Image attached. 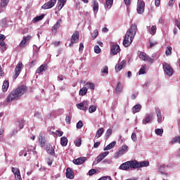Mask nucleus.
<instances>
[{
	"label": "nucleus",
	"mask_w": 180,
	"mask_h": 180,
	"mask_svg": "<svg viewBox=\"0 0 180 180\" xmlns=\"http://www.w3.org/2000/svg\"><path fill=\"white\" fill-rule=\"evenodd\" d=\"M156 115L158 123H161V122H162V115H161V111H157Z\"/></svg>",
	"instance_id": "4c0bfd02"
},
{
	"label": "nucleus",
	"mask_w": 180,
	"mask_h": 180,
	"mask_svg": "<svg viewBox=\"0 0 180 180\" xmlns=\"http://www.w3.org/2000/svg\"><path fill=\"white\" fill-rule=\"evenodd\" d=\"M154 119V115L150 113L148 114L145 119L143 120V124H147V123H150V122H153V120Z\"/></svg>",
	"instance_id": "4468645a"
},
{
	"label": "nucleus",
	"mask_w": 180,
	"mask_h": 180,
	"mask_svg": "<svg viewBox=\"0 0 180 180\" xmlns=\"http://www.w3.org/2000/svg\"><path fill=\"white\" fill-rule=\"evenodd\" d=\"M89 113H94V112H96V105H91L89 108Z\"/></svg>",
	"instance_id": "a18cd8bd"
},
{
	"label": "nucleus",
	"mask_w": 180,
	"mask_h": 180,
	"mask_svg": "<svg viewBox=\"0 0 180 180\" xmlns=\"http://www.w3.org/2000/svg\"><path fill=\"white\" fill-rule=\"evenodd\" d=\"M129 168H130V165L129 161H127L122 163L120 166V169H122V171H127V169H129Z\"/></svg>",
	"instance_id": "aec40b11"
},
{
	"label": "nucleus",
	"mask_w": 180,
	"mask_h": 180,
	"mask_svg": "<svg viewBox=\"0 0 180 180\" xmlns=\"http://www.w3.org/2000/svg\"><path fill=\"white\" fill-rule=\"evenodd\" d=\"M98 34H99V33L98 32V30H95L92 34L93 40H95V39L98 37Z\"/></svg>",
	"instance_id": "09e8293b"
},
{
	"label": "nucleus",
	"mask_w": 180,
	"mask_h": 180,
	"mask_svg": "<svg viewBox=\"0 0 180 180\" xmlns=\"http://www.w3.org/2000/svg\"><path fill=\"white\" fill-rule=\"evenodd\" d=\"M149 32L150 34H153V35L155 34L157 32V26L155 25L152 26Z\"/></svg>",
	"instance_id": "79ce46f5"
},
{
	"label": "nucleus",
	"mask_w": 180,
	"mask_h": 180,
	"mask_svg": "<svg viewBox=\"0 0 180 180\" xmlns=\"http://www.w3.org/2000/svg\"><path fill=\"white\" fill-rule=\"evenodd\" d=\"M125 64H126V60H122L120 62V63H118L115 66V72H119V71H120L123 68V65H124Z\"/></svg>",
	"instance_id": "412c9836"
},
{
	"label": "nucleus",
	"mask_w": 180,
	"mask_h": 180,
	"mask_svg": "<svg viewBox=\"0 0 180 180\" xmlns=\"http://www.w3.org/2000/svg\"><path fill=\"white\" fill-rule=\"evenodd\" d=\"M52 44L55 46V47H58V46H60V44H61V42L59 41H53L52 42Z\"/></svg>",
	"instance_id": "680f3d73"
},
{
	"label": "nucleus",
	"mask_w": 180,
	"mask_h": 180,
	"mask_svg": "<svg viewBox=\"0 0 180 180\" xmlns=\"http://www.w3.org/2000/svg\"><path fill=\"white\" fill-rule=\"evenodd\" d=\"M112 5H113V0L106 1V8H108V9H110L112 8Z\"/></svg>",
	"instance_id": "58836bf2"
},
{
	"label": "nucleus",
	"mask_w": 180,
	"mask_h": 180,
	"mask_svg": "<svg viewBox=\"0 0 180 180\" xmlns=\"http://www.w3.org/2000/svg\"><path fill=\"white\" fill-rule=\"evenodd\" d=\"M82 126H84V124L82 123V121H79L77 123L76 127H77V129H82Z\"/></svg>",
	"instance_id": "3c124183"
},
{
	"label": "nucleus",
	"mask_w": 180,
	"mask_h": 180,
	"mask_svg": "<svg viewBox=\"0 0 180 180\" xmlns=\"http://www.w3.org/2000/svg\"><path fill=\"white\" fill-rule=\"evenodd\" d=\"M131 137L133 141H137V135L135 133H132Z\"/></svg>",
	"instance_id": "5fc2aeb1"
},
{
	"label": "nucleus",
	"mask_w": 180,
	"mask_h": 180,
	"mask_svg": "<svg viewBox=\"0 0 180 180\" xmlns=\"http://www.w3.org/2000/svg\"><path fill=\"white\" fill-rule=\"evenodd\" d=\"M175 143H179L180 144V136H176L171 141V144H175Z\"/></svg>",
	"instance_id": "37998d69"
},
{
	"label": "nucleus",
	"mask_w": 180,
	"mask_h": 180,
	"mask_svg": "<svg viewBox=\"0 0 180 180\" xmlns=\"http://www.w3.org/2000/svg\"><path fill=\"white\" fill-rule=\"evenodd\" d=\"M86 85H89V88H90V89H95V84L94 83L87 82Z\"/></svg>",
	"instance_id": "864d4df0"
},
{
	"label": "nucleus",
	"mask_w": 180,
	"mask_h": 180,
	"mask_svg": "<svg viewBox=\"0 0 180 180\" xmlns=\"http://www.w3.org/2000/svg\"><path fill=\"white\" fill-rule=\"evenodd\" d=\"M140 110H141V105L140 104L135 105L132 108L133 113H138Z\"/></svg>",
	"instance_id": "c85d7f7f"
},
{
	"label": "nucleus",
	"mask_w": 180,
	"mask_h": 180,
	"mask_svg": "<svg viewBox=\"0 0 180 180\" xmlns=\"http://www.w3.org/2000/svg\"><path fill=\"white\" fill-rule=\"evenodd\" d=\"M9 88V81L5 80L3 83L2 86V91L3 92H6L8 91V89Z\"/></svg>",
	"instance_id": "a878e982"
},
{
	"label": "nucleus",
	"mask_w": 180,
	"mask_h": 180,
	"mask_svg": "<svg viewBox=\"0 0 180 180\" xmlns=\"http://www.w3.org/2000/svg\"><path fill=\"white\" fill-rule=\"evenodd\" d=\"M115 146H116V141H115L109 143L106 147H105L103 148V150H104V151H108V150H112V148H113V147H115Z\"/></svg>",
	"instance_id": "393cba45"
},
{
	"label": "nucleus",
	"mask_w": 180,
	"mask_h": 180,
	"mask_svg": "<svg viewBox=\"0 0 180 180\" xmlns=\"http://www.w3.org/2000/svg\"><path fill=\"white\" fill-rule=\"evenodd\" d=\"M123 91V84H122V82H119L117 84L116 88H115V92L117 94H120Z\"/></svg>",
	"instance_id": "5701e85b"
},
{
	"label": "nucleus",
	"mask_w": 180,
	"mask_h": 180,
	"mask_svg": "<svg viewBox=\"0 0 180 180\" xmlns=\"http://www.w3.org/2000/svg\"><path fill=\"white\" fill-rule=\"evenodd\" d=\"M27 91V88L25 86H20L15 90H13L11 94L6 98V102H13V101H18L23 94Z\"/></svg>",
	"instance_id": "f03ea898"
},
{
	"label": "nucleus",
	"mask_w": 180,
	"mask_h": 180,
	"mask_svg": "<svg viewBox=\"0 0 180 180\" xmlns=\"http://www.w3.org/2000/svg\"><path fill=\"white\" fill-rule=\"evenodd\" d=\"M94 174H96V169H91L89 171V175L90 176H92V175H94Z\"/></svg>",
	"instance_id": "603ef678"
},
{
	"label": "nucleus",
	"mask_w": 180,
	"mask_h": 180,
	"mask_svg": "<svg viewBox=\"0 0 180 180\" xmlns=\"http://www.w3.org/2000/svg\"><path fill=\"white\" fill-rule=\"evenodd\" d=\"M0 46L4 48V50H6V44H5V41H1Z\"/></svg>",
	"instance_id": "13d9d810"
},
{
	"label": "nucleus",
	"mask_w": 180,
	"mask_h": 180,
	"mask_svg": "<svg viewBox=\"0 0 180 180\" xmlns=\"http://www.w3.org/2000/svg\"><path fill=\"white\" fill-rule=\"evenodd\" d=\"M86 160V158L85 157L78 158L77 159L73 160V164H75L76 165H81L84 163Z\"/></svg>",
	"instance_id": "2eb2a0df"
},
{
	"label": "nucleus",
	"mask_w": 180,
	"mask_h": 180,
	"mask_svg": "<svg viewBox=\"0 0 180 180\" xmlns=\"http://www.w3.org/2000/svg\"><path fill=\"white\" fill-rule=\"evenodd\" d=\"M88 92V89H86V87H82L79 92V95H80V96H85V94H87Z\"/></svg>",
	"instance_id": "2f4dec72"
},
{
	"label": "nucleus",
	"mask_w": 180,
	"mask_h": 180,
	"mask_svg": "<svg viewBox=\"0 0 180 180\" xmlns=\"http://www.w3.org/2000/svg\"><path fill=\"white\" fill-rule=\"evenodd\" d=\"M66 123L70 124L71 123V117L70 115H67L65 117Z\"/></svg>",
	"instance_id": "4d7b16f0"
},
{
	"label": "nucleus",
	"mask_w": 180,
	"mask_h": 180,
	"mask_svg": "<svg viewBox=\"0 0 180 180\" xmlns=\"http://www.w3.org/2000/svg\"><path fill=\"white\" fill-rule=\"evenodd\" d=\"M79 41V32L75 31L71 37L70 43L69 44L70 47H72L75 43H78Z\"/></svg>",
	"instance_id": "39448f33"
},
{
	"label": "nucleus",
	"mask_w": 180,
	"mask_h": 180,
	"mask_svg": "<svg viewBox=\"0 0 180 180\" xmlns=\"http://www.w3.org/2000/svg\"><path fill=\"white\" fill-rule=\"evenodd\" d=\"M83 50H84V44L80 43L79 44V51H82Z\"/></svg>",
	"instance_id": "69168bd1"
},
{
	"label": "nucleus",
	"mask_w": 180,
	"mask_h": 180,
	"mask_svg": "<svg viewBox=\"0 0 180 180\" xmlns=\"http://www.w3.org/2000/svg\"><path fill=\"white\" fill-rule=\"evenodd\" d=\"M66 2L67 0H58V10L61 11Z\"/></svg>",
	"instance_id": "4be33fe9"
},
{
	"label": "nucleus",
	"mask_w": 180,
	"mask_h": 180,
	"mask_svg": "<svg viewBox=\"0 0 180 180\" xmlns=\"http://www.w3.org/2000/svg\"><path fill=\"white\" fill-rule=\"evenodd\" d=\"M82 143V140L81 139V138L77 139V140L75 141V143L76 147H81Z\"/></svg>",
	"instance_id": "49530a36"
},
{
	"label": "nucleus",
	"mask_w": 180,
	"mask_h": 180,
	"mask_svg": "<svg viewBox=\"0 0 180 180\" xmlns=\"http://www.w3.org/2000/svg\"><path fill=\"white\" fill-rule=\"evenodd\" d=\"M46 152L48 153V154L53 155L55 153V150H54V148H53V146H49L46 148Z\"/></svg>",
	"instance_id": "f704fd0d"
},
{
	"label": "nucleus",
	"mask_w": 180,
	"mask_h": 180,
	"mask_svg": "<svg viewBox=\"0 0 180 180\" xmlns=\"http://www.w3.org/2000/svg\"><path fill=\"white\" fill-rule=\"evenodd\" d=\"M150 165V162L148 161H143L139 162V168H143V167H148Z\"/></svg>",
	"instance_id": "7c9ffc66"
},
{
	"label": "nucleus",
	"mask_w": 180,
	"mask_h": 180,
	"mask_svg": "<svg viewBox=\"0 0 180 180\" xmlns=\"http://www.w3.org/2000/svg\"><path fill=\"white\" fill-rule=\"evenodd\" d=\"M167 166L165 165H162L159 167V171H160L161 174H164L162 169H164Z\"/></svg>",
	"instance_id": "bf43d9fd"
},
{
	"label": "nucleus",
	"mask_w": 180,
	"mask_h": 180,
	"mask_svg": "<svg viewBox=\"0 0 180 180\" xmlns=\"http://www.w3.org/2000/svg\"><path fill=\"white\" fill-rule=\"evenodd\" d=\"M110 51L112 54L116 55L120 51V46L119 45H112L110 48Z\"/></svg>",
	"instance_id": "6ab92c4d"
},
{
	"label": "nucleus",
	"mask_w": 180,
	"mask_h": 180,
	"mask_svg": "<svg viewBox=\"0 0 180 180\" xmlns=\"http://www.w3.org/2000/svg\"><path fill=\"white\" fill-rule=\"evenodd\" d=\"M101 48L99 47V46L98 45H96L94 46V52L96 53V54H99V53H101Z\"/></svg>",
	"instance_id": "8fccbe9b"
},
{
	"label": "nucleus",
	"mask_w": 180,
	"mask_h": 180,
	"mask_svg": "<svg viewBox=\"0 0 180 180\" xmlns=\"http://www.w3.org/2000/svg\"><path fill=\"white\" fill-rule=\"evenodd\" d=\"M12 172L14 174L15 180H22V176H20V170L16 167H12Z\"/></svg>",
	"instance_id": "f8f14e48"
},
{
	"label": "nucleus",
	"mask_w": 180,
	"mask_h": 180,
	"mask_svg": "<svg viewBox=\"0 0 180 180\" xmlns=\"http://www.w3.org/2000/svg\"><path fill=\"white\" fill-rule=\"evenodd\" d=\"M166 56H171L172 54V47L167 46L165 51Z\"/></svg>",
	"instance_id": "e433bc0d"
},
{
	"label": "nucleus",
	"mask_w": 180,
	"mask_h": 180,
	"mask_svg": "<svg viewBox=\"0 0 180 180\" xmlns=\"http://www.w3.org/2000/svg\"><path fill=\"white\" fill-rule=\"evenodd\" d=\"M93 11L94 13H98V11H99V4L96 0L94 1Z\"/></svg>",
	"instance_id": "cd10ccee"
},
{
	"label": "nucleus",
	"mask_w": 180,
	"mask_h": 180,
	"mask_svg": "<svg viewBox=\"0 0 180 180\" xmlns=\"http://www.w3.org/2000/svg\"><path fill=\"white\" fill-rule=\"evenodd\" d=\"M30 40H32V36L27 35V37H23L22 41L19 44V47L21 49H25L29 43H30Z\"/></svg>",
	"instance_id": "423d86ee"
},
{
	"label": "nucleus",
	"mask_w": 180,
	"mask_h": 180,
	"mask_svg": "<svg viewBox=\"0 0 180 180\" xmlns=\"http://www.w3.org/2000/svg\"><path fill=\"white\" fill-rule=\"evenodd\" d=\"M146 6V3L144 1L139 0L137 3V13L139 15L144 13V8Z\"/></svg>",
	"instance_id": "0eeeda50"
},
{
	"label": "nucleus",
	"mask_w": 180,
	"mask_h": 180,
	"mask_svg": "<svg viewBox=\"0 0 180 180\" xmlns=\"http://www.w3.org/2000/svg\"><path fill=\"white\" fill-rule=\"evenodd\" d=\"M98 180H112V178L109 176L100 178Z\"/></svg>",
	"instance_id": "052dcab7"
},
{
	"label": "nucleus",
	"mask_w": 180,
	"mask_h": 180,
	"mask_svg": "<svg viewBox=\"0 0 180 180\" xmlns=\"http://www.w3.org/2000/svg\"><path fill=\"white\" fill-rule=\"evenodd\" d=\"M39 144L41 147H46V136L43 134H39Z\"/></svg>",
	"instance_id": "ddd939ff"
},
{
	"label": "nucleus",
	"mask_w": 180,
	"mask_h": 180,
	"mask_svg": "<svg viewBox=\"0 0 180 180\" xmlns=\"http://www.w3.org/2000/svg\"><path fill=\"white\" fill-rule=\"evenodd\" d=\"M127 146H122V149L118 151L117 155H122V154H124V151H127Z\"/></svg>",
	"instance_id": "72a5a7b5"
},
{
	"label": "nucleus",
	"mask_w": 180,
	"mask_h": 180,
	"mask_svg": "<svg viewBox=\"0 0 180 180\" xmlns=\"http://www.w3.org/2000/svg\"><path fill=\"white\" fill-rule=\"evenodd\" d=\"M57 4V0H50L47 3H45L42 6V9H51Z\"/></svg>",
	"instance_id": "6e6552de"
},
{
	"label": "nucleus",
	"mask_w": 180,
	"mask_h": 180,
	"mask_svg": "<svg viewBox=\"0 0 180 180\" xmlns=\"http://www.w3.org/2000/svg\"><path fill=\"white\" fill-rule=\"evenodd\" d=\"M66 177L69 179H74V172L70 167L66 169Z\"/></svg>",
	"instance_id": "f3484780"
},
{
	"label": "nucleus",
	"mask_w": 180,
	"mask_h": 180,
	"mask_svg": "<svg viewBox=\"0 0 180 180\" xmlns=\"http://www.w3.org/2000/svg\"><path fill=\"white\" fill-rule=\"evenodd\" d=\"M139 58L142 61H147L149 64H153L154 63V59L151 58L147 53L141 51L138 52Z\"/></svg>",
	"instance_id": "7ed1b4c3"
},
{
	"label": "nucleus",
	"mask_w": 180,
	"mask_h": 180,
	"mask_svg": "<svg viewBox=\"0 0 180 180\" xmlns=\"http://www.w3.org/2000/svg\"><path fill=\"white\" fill-rule=\"evenodd\" d=\"M101 72L103 74H109V69L108 68V66H104L101 70Z\"/></svg>",
	"instance_id": "de8ad7c7"
},
{
	"label": "nucleus",
	"mask_w": 180,
	"mask_h": 180,
	"mask_svg": "<svg viewBox=\"0 0 180 180\" xmlns=\"http://www.w3.org/2000/svg\"><path fill=\"white\" fill-rule=\"evenodd\" d=\"M43 71H46V64H42L39 68L37 70V74H40L43 72Z\"/></svg>",
	"instance_id": "c756f323"
},
{
	"label": "nucleus",
	"mask_w": 180,
	"mask_h": 180,
	"mask_svg": "<svg viewBox=\"0 0 180 180\" xmlns=\"http://www.w3.org/2000/svg\"><path fill=\"white\" fill-rule=\"evenodd\" d=\"M63 20L61 19L58 20L56 23L52 27L51 32L53 34H57L58 28L61 26V22Z\"/></svg>",
	"instance_id": "9b49d317"
},
{
	"label": "nucleus",
	"mask_w": 180,
	"mask_h": 180,
	"mask_svg": "<svg viewBox=\"0 0 180 180\" xmlns=\"http://www.w3.org/2000/svg\"><path fill=\"white\" fill-rule=\"evenodd\" d=\"M143 74H146V65H143L139 71V75H143Z\"/></svg>",
	"instance_id": "c03bdc74"
},
{
	"label": "nucleus",
	"mask_w": 180,
	"mask_h": 180,
	"mask_svg": "<svg viewBox=\"0 0 180 180\" xmlns=\"http://www.w3.org/2000/svg\"><path fill=\"white\" fill-rule=\"evenodd\" d=\"M161 4V0H155V6H160V4Z\"/></svg>",
	"instance_id": "338daca9"
},
{
	"label": "nucleus",
	"mask_w": 180,
	"mask_h": 180,
	"mask_svg": "<svg viewBox=\"0 0 180 180\" xmlns=\"http://www.w3.org/2000/svg\"><path fill=\"white\" fill-rule=\"evenodd\" d=\"M44 18V14H41L39 16H37V17L34 18L32 22L34 23H36V22H39V20H43Z\"/></svg>",
	"instance_id": "473e14b6"
},
{
	"label": "nucleus",
	"mask_w": 180,
	"mask_h": 180,
	"mask_svg": "<svg viewBox=\"0 0 180 180\" xmlns=\"http://www.w3.org/2000/svg\"><path fill=\"white\" fill-rule=\"evenodd\" d=\"M109 154L108 151L103 152V153L100 154L97 158H96V162L97 164H99L105 157H106Z\"/></svg>",
	"instance_id": "a211bd4d"
},
{
	"label": "nucleus",
	"mask_w": 180,
	"mask_h": 180,
	"mask_svg": "<svg viewBox=\"0 0 180 180\" xmlns=\"http://www.w3.org/2000/svg\"><path fill=\"white\" fill-rule=\"evenodd\" d=\"M77 108L80 110H84V112H86V110H88V101H84L79 103H77Z\"/></svg>",
	"instance_id": "1a4fd4ad"
},
{
	"label": "nucleus",
	"mask_w": 180,
	"mask_h": 180,
	"mask_svg": "<svg viewBox=\"0 0 180 180\" xmlns=\"http://www.w3.org/2000/svg\"><path fill=\"white\" fill-rule=\"evenodd\" d=\"M99 146H101V142H95L94 144V148H98V147H99Z\"/></svg>",
	"instance_id": "0e129e2a"
},
{
	"label": "nucleus",
	"mask_w": 180,
	"mask_h": 180,
	"mask_svg": "<svg viewBox=\"0 0 180 180\" xmlns=\"http://www.w3.org/2000/svg\"><path fill=\"white\" fill-rule=\"evenodd\" d=\"M56 134L58 137H61V136H63V134H64V132H63V131L57 130V131H56Z\"/></svg>",
	"instance_id": "6e6d98bb"
},
{
	"label": "nucleus",
	"mask_w": 180,
	"mask_h": 180,
	"mask_svg": "<svg viewBox=\"0 0 180 180\" xmlns=\"http://www.w3.org/2000/svg\"><path fill=\"white\" fill-rule=\"evenodd\" d=\"M162 67L165 74L168 77H172V75H174V69H172V67H171V65L164 62L162 63Z\"/></svg>",
	"instance_id": "20e7f679"
},
{
	"label": "nucleus",
	"mask_w": 180,
	"mask_h": 180,
	"mask_svg": "<svg viewBox=\"0 0 180 180\" xmlns=\"http://www.w3.org/2000/svg\"><path fill=\"white\" fill-rule=\"evenodd\" d=\"M174 4H175V0H169V6L170 8H172V6H174Z\"/></svg>",
	"instance_id": "e2e57ef3"
},
{
	"label": "nucleus",
	"mask_w": 180,
	"mask_h": 180,
	"mask_svg": "<svg viewBox=\"0 0 180 180\" xmlns=\"http://www.w3.org/2000/svg\"><path fill=\"white\" fill-rule=\"evenodd\" d=\"M105 132V129L99 128L98 130L96 133L95 139H99Z\"/></svg>",
	"instance_id": "b1692460"
},
{
	"label": "nucleus",
	"mask_w": 180,
	"mask_h": 180,
	"mask_svg": "<svg viewBox=\"0 0 180 180\" xmlns=\"http://www.w3.org/2000/svg\"><path fill=\"white\" fill-rule=\"evenodd\" d=\"M129 162V168L131 169H137L139 168V162L136 160H130Z\"/></svg>",
	"instance_id": "dca6fc26"
},
{
	"label": "nucleus",
	"mask_w": 180,
	"mask_h": 180,
	"mask_svg": "<svg viewBox=\"0 0 180 180\" xmlns=\"http://www.w3.org/2000/svg\"><path fill=\"white\" fill-rule=\"evenodd\" d=\"M137 33V25L134 23L129 27V30L127 32L124 39L123 40L122 44L124 47H129L131 43H133V40L136 34Z\"/></svg>",
	"instance_id": "f257e3e1"
},
{
	"label": "nucleus",
	"mask_w": 180,
	"mask_h": 180,
	"mask_svg": "<svg viewBox=\"0 0 180 180\" xmlns=\"http://www.w3.org/2000/svg\"><path fill=\"white\" fill-rule=\"evenodd\" d=\"M155 134H157V136H162V134L164 133V129H156L155 130Z\"/></svg>",
	"instance_id": "ea45409f"
},
{
	"label": "nucleus",
	"mask_w": 180,
	"mask_h": 180,
	"mask_svg": "<svg viewBox=\"0 0 180 180\" xmlns=\"http://www.w3.org/2000/svg\"><path fill=\"white\" fill-rule=\"evenodd\" d=\"M22 67H23V63H22V62H19L15 69V75L13 76L14 79H16V78L19 77V75L20 74V71Z\"/></svg>",
	"instance_id": "9d476101"
},
{
	"label": "nucleus",
	"mask_w": 180,
	"mask_h": 180,
	"mask_svg": "<svg viewBox=\"0 0 180 180\" xmlns=\"http://www.w3.org/2000/svg\"><path fill=\"white\" fill-rule=\"evenodd\" d=\"M60 144L62 147H65L67 144H68V139L65 136H63L60 138Z\"/></svg>",
	"instance_id": "bb28decb"
},
{
	"label": "nucleus",
	"mask_w": 180,
	"mask_h": 180,
	"mask_svg": "<svg viewBox=\"0 0 180 180\" xmlns=\"http://www.w3.org/2000/svg\"><path fill=\"white\" fill-rule=\"evenodd\" d=\"M157 44H158L157 42L150 41V47H154L155 46H157Z\"/></svg>",
	"instance_id": "774afa93"
},
{
	"label": "nucleus",
	"mask_w": 180,
	"mask_h": 180,
	"mask_svg": "<svg viewBox=\"0 0 180 180\" xmlns=\"http://www.w3.org/2000/svg\"><path fill=\"white\" fill-rule=\"evenodd\" d=\"M8 4H9V0H1V8H5V6H8Z\"/></svg>",
	"instance_id": "c9c22d12"
},
{
	"label": "nucleus",
	"mask_w": 180,
	"mask_h": 180,
	"mask_svg": "<svg viewBox=\"0 0 180 180\" xmlns=\"http://www.w3.org/2000/svg\"><path fill=\"white\" fill-rule=\"evenodd\" d=\"M112 129H107L106 132H105V139L106 140H108V139H109V137H110V136H112Z\"/></svg>",
	"instance_id": "a19ab883"
}]
</instances>
